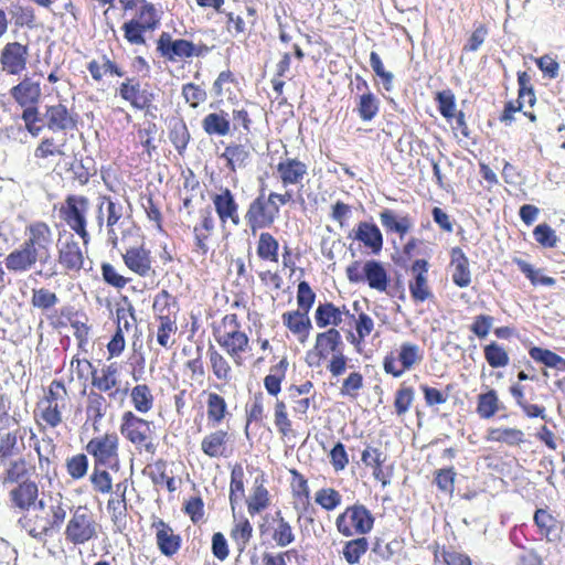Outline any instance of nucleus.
Listing matches in <instances>:
<instances>
[{"label":"nucleus","mask_w":565,"mask_h":565,"mask_svg":"<svg viewBox=\"0 0 565 565\" xmlns=\"http://www.w3.org/2000/svg\"><path fill=\"white\" fill-rule=\"evenodd\" d=\"M380 221L386 233H395L403 238L412 228L413 220L406 214L397 216L393 210L384 209L380 212Z\"/></svg>","instance_id":"obj_36"},{"label":"nucleus","mask_w":565,"mask_h":565,"mask_svg":"<svg viewBox=\"0 0 565 565\" xmlns=\"http://www.w3.org/2000/svg\"><path fill=\"white\" fill-rule=\"evenodd\" d=\"M121 433L139 448L143 447L148 452H153V446L149 440L150 427L148 422L138 418L130 412L126 413L124 415Z\"/></svg>","instance_id":"obj_20"},{"label":"nucleus","mask_w":565,"mask_h":565,"mask_svg":"<svg viewBox=\"0 0 565 565\" xmlns=\"http://www.w3.org/2000/svg\"><path fill=\"white\" fill-rule=\"evenodd\" d=\"M41 512L45 515L35 514L36 520L34 526L28 525V522L25 521L24 523L22 519L19 520L28 533L35 539H42L47 535L51 530H54L50 522L49 512H46L45 509Z\"/></svg>","instance_id":"obj_59"},{"label":"nucleus","mask_w":565,"mask_h":565,"mask_svg":"<svg viewBox=\"0 0 565 565\" xmlns=\"http://www.w3.org/2000/svg\"><path fill=\"white\" fill-rule=\"evenodd\" d=\"M39 488L34 481L23 482L22 484L14 486L9 491V505L19 511L25 512L33 510L43 511L45 503L39 500Z\"/></svg>","instance_id":"obj_16"},{"label":"nucleus","mask_w":565,"mask_h":565,"mask_svg":"<svg viewBox=\"0 0 565 565\" xmlns=\"http://www.w3.org/2000/svg\"><path fill=\"white\" fill-rule=\"evenodd\" d=\"M125 265L140 276H147L150 270V259L143 248L132 247L124 254Z\"/></svg>","instance_id":"obj_46"},{"label":"nucleus","mask_w":565,"mask_h":565,"mask_svg":"<svg viewBox=\"0 0 565 565\" xmlns=\"http://www.w3.org/2000/svg\"><path fill=\"white\" fill-rule=\"evenodd\" d=\"M483 356L488 365L492 369H502L510 363L509 352L497 341H490L483 345Z\"/></svg>","instance_id":"obj_47"},{"label":"nucleus","mask_w":565,"mask_h":565,"mask_svg":"<svg viewBox=\"0 0 565 565\" xmlns=\"http://www.w3.org/2000/svg\"><path fill=\"white\" fill-rule=\"evenodd\" d=\"M451 280L459 288H466L471 284V270L469 258L462 248L456 246L450 250Z\"/></svg>","instance_id":"obj_27"},{"label":"nucleus","mask_w":565,"mask_h":565,"mask_svg":"<svg viewBox=\"0 0 565 565\" xmlns=\"http://www.w3.org/2000/svg\"><path fill=\"white\" fill-rule=\"evenodd\" d=\"M9 14L11 15V20L13 21L14 25L19 28L26 26L28 29L32 30L36 26L35 13L31 7L11 4Z\"/></svg>","instance_id":"obj_53"},{"label":"nucleus","mask_w":565,"mask_h":565,"mask_svg":"<svg viewBox=\"0 0 565 565\" xmlns=\"http://www.w3.org/2000/svg\"><path fill=\"white\" fill-rule=\"evenodd\" d=\"M347 519L350 520L351 525L359 534L369 533L372 530L374 523V519L371 512L365 507L354 505L349 508L344 514L337 519L338 530L344 535H351V531L345 523Z\"/></svg>","instance_id":"obj_19"},{"label":"nucleus","mask_w":565,"mask_h":565,"mask_svg":"<svg viewBox=\"0 0 565 565\" xmlns=\"http://www.w3.org/2000/svg\"><path fill=\"white\" fill-rule=\"evenodd\" d=\"M513 263L519 267V269L525 275V277L530 280V282L535 286H554L556 284L555 278L545 276L542 274L541 269H535L531 264L526 263L521 258H513Z\"/></svg>","instance_id":"obj_51"},{"label":"nucleus","mask_w":565,"mask_h":565,"mask_svg":"<svg viewBox=\"0 0 565 565\" xmlns=\"http://www.w3.org/2000/svg\"><path fill=\"white\" fill-rule=\"evenodd\" d=\"M273 422L280 438L286 443L303 437L308 426V423L301 422V418L294 417L292 413L288 409L287 403L280 398L275 401Z\"/></svg>","instance_id":"obj_8"},{"label":"nucleus","mask_w":565,"mask_h":565,"mask_svg":"<svg viewBox=\"0 0 565 565\" xmlns=\"http://www.w3.org/2000/svg\"><path fill=\"white\" fill-rule=\"evenodd\" d=\"M216 343L232 359L235 366L244 365L245 355L250 351V339L243 330L236 313H226L213 328Z\"/></svg>","instance_id":"obj_4"},{"label":"nucleus","mask_w":565,"mask_h":565,"mask_svg":"<svg viewBox=\"0 0 565 565\" xmlns=\"http://www.w3.org/2000/svg\"><path fill=\"white\" fill-rule=\"evenodd\" d=\"M533 236L535 241L545 248H554L558 242L555 231L547 223L535 226Z\"/></svg>","instance_id":"obj_62"},{"label":"nucleus","mask_w":565,"mask_h":565,"mask_svg":"<svg viewBox=\"0 0 565 565\" xmlns=\"http://www.w3.org/2000/svg\"><path fill=\"white\" fill-rule=\"evenodd\" d=\"M287 398L294 417L309 424V409L315 407L316 391L311 381L306 380L300 384H291L287 387Z\"/></svg>","instance_id":"obj_9"},{"label":"nucleus","mask_w":565,"mask_h":565,"mask_svg":"<svg viewBox=\"0 0 565 565\" xmlns=\"http://www.w3.org/2000/svg\"><path fill=\"white\" fill-rule=\"evenodd\" d=\"M189 175L184 177V196L183 205L185 209L191 210L196 205H201L204 200V193L201 188L200 181L194 177L191 170L188 171ZM191 213V211H189Z\"/></svg>","instance_id":"obj_45"},{"label":"nucleus","mask_w":565,"mask_h":565,"mask_svg":"<svg viewBox=\"0 0 565 565\" xmlns=\"http://www.w3.org/2000/svg\"><path fill=\"white\" fill-rule=\"evenodd\" d=\"M29 49L19 42L7 43L0 55L2 71L10 75H20L26 68Z\"/></svg>","instance_id":"obj_21"},{"label":"nucleus","mask_w":565,"mask_h":565,"mask_svg":"<svg viewBox=\"0 0 565 565\" xmlns=\"http://www.w3.org/2000/svg\"><path fill=\"white\" fill-rule=\"evenodd\" d=\"M353 320L355 332L349 330L345 338L352 345L359 348L374 330V320L365 312H360Z\"/></svg>","instance_id":"obj_41"},{"label":"nucleus","mask_w":565,"mask_h":565,"mask_svg":"<svg viewBox=\"0 0 565 565\" xmlns=\"http://www.w3.org/2000/svg\"><path fill=\"white\" fill-rule=\"evenodd\" d=\"M11 96L21 106L35 104L41 96V87L38 82H33L30 77H25L10 90Z\"/></svg>","instance_id":"obj_38"},{"label":"nucleus","mask_w":565,"mask_h":565,"mask_svg":"<svg viewBox=\"0 0 565 565\" xmlns=\"http://www.w3.org/2000/svg\"><path fill=\"white\" fill-rule=\"evenodd\" d=\"M345 275L351 284L366 282L379 292H385L390 286L388 273L376 259L354 260L345 268Z\"/></svg>","instance_id":"obj_6"},{"label":"nucleus","mask_w":565,"mask_h":565,"mask_svg":"<svg viewBox=\"0 0 565 565\" xmlns=\"http://www.w3.org/2000/svg\"><path fill=\"white\" fill-rule=\"evenodd\" d=\"M96 535V523L92 513L85 507H78L65 530L66 540L71 543L84 544Z\"/></svg>","instance_id":"obj_11"},{"label":"nucleus","mask_w":565,"mask_h":565,"mask_svg":"<svg viewBox=\"0 0 565 565\" xmlns=\"http://www.w3.org/2000/svg\"><path fill=\"white\" fill-rule=\"evenodd\" d=\"M415 402V388L407 385L405 382L401 383L394 393L393 398V414L396 418L404 420L406 414L411 411Z\"/></svg>","instance_id":"obj_39"},{"label":"nucleus","mask_w":565,"mask_h":565,"mask_svg":"<svg viewBox=\"0 0 565 565\" xmlns=\"http://www.w3.org/2000/svg\"><path fill=\"white\" fill-rule=\"evenodd\" d=\"M211 201L222 224L228 221L235 226L239 224L238 203L228 188H222L220 192L214 193Z\"/></svg>","instance_id":"obj_23"},{"label":"nucleus","mask_w":565,"mask_h":565,"mask_svg":"<svg viewBox=\"0 0 565 565\" xmlns=\"http://www.w3.org/2000/svg\"><path fill=\"white\" fill-rule=\"evenodd\" d=\"M117 369L114 365H108L103 367L99 372L95 371L93 373V385L97 387L99 391L107 392L116 386Z\"/></svg>","instance_id":"obj_56"},{"label":"nucleus","mask_w":565,"mask_h":565,"mask_svg":"<svg viewBox=\"0 0 565 565\" xmlns=\"http://www.w3.org/2000/svg\"><path fill=\"white\" fill-rule=\"evenodd\" d=\"M370 65L377 77H380L385 90L390 92L393 88L394 74L385 70L383 61L377 52L370 53Z\"/></svg>","instance_id":"obj_58"},{"label":"nucleus","mask_w":565,"mask_h":565,"mask_svg":"<svg viewBox=\"0 0 565 565\" xmlns=\"http://www.w3.org/2000/svg\"><path fill=\"white\" fill-rule=\"evenodd\" d=\"M90 210V202L88 198L78 194H71L65 199L64 205L61 207V215L65 223L74 231L82 239L84 245L90 241L89 233L87 232V215Z\"/></svg>","instance_id":"obj_7"},{"label":"nucleus","mask_w":565,"mask_h":565,"mask_svg":"<svg viewBox=\"0 0 565 565\" xmlns=\"http://www.w3.org/2000/svg\"><path fill=\"white\" fill-rule=\"evenodd\" d=\"M100 202L97 207V225L99 231L103 230L104 224L106 227H116L124 224L125 218L129 217L126 201L116 196H100Z\"/></svg>","instance_id":"obj_13"},{"label":"nucleus","mask_w":565,"mask_h":565,"mask_svg":"<svg viewBox=\"0 0 565 565\" xmlns=\"http://www.w3.org/2000/svg\"><path fill=\"white\" fill-rule=\"evenodd\" d=\"M151 529L154 531L156 543L159 551L166 556L177 553V535L173 529L159 518H153Z\"/></svg>","instance_id":"obj_31"},{"label":"nucleus","mask_w":565,"mask_h":565,"mask_svg":"<svg viewBox=\"0 0 565 565\" xmlns=\"http://www.w3.org/2000/svg\"><path fill=\"white\" fill-rule=\"evenodd\" d=\"M288 365L287 358H282L277 364L270 366L269 373L264 377V387L269 395L276 397L280 393Z\"/></svg>","instance_id":"obj_42"},{"label":"nucleus","mask_w":565,"mask_h":565,"mask_svg":"<svg viewBox=\"0 0 565 565\" xmlns=\"http://www.w3.org/2000/svg\"><path fill=\"white\" fill-rule=\"evenodd\" d=\"M533 520L540 529L541 534H544L548 541H552L553 539L551 536L556 529V520L544 509H537Z\"/></svg>","instance_id":"obj_63"},{"label":"nucleus","mask_w":565,"mask_h":565,"mask_svg":"<svg viewBox=\"0 0 565 565\" xmlns=\"http://www.w3.org/2000/svg\"><path fill=\"white\" fill-rule=\"evenodd\" d=\"M233 131H238L247 138L254 131V120L245 107H235L232 110Z\"/></svg>","instance_id":"obj_52"},{"label":"nucleus","mask_w":565,"mask_h":565,"mask_svg":"<svg viewBox=\"0 0 565 565\" xmlns=\"http://www.w3.org/2000/svg\"><path fill=\"white\" fill-rule=\"evenodd\" d=\"M118 437L115 434H106L93 438L86 446L87 452L95 459H108L117 456Z\"/></svg>","instance_id":"obj_35"},{"label":"nucleus","mask_w":565,"mask_h":565,"mask_svg":"<svg viewBox=\"0 0 565 565\" xmlns=\"http://www.w3.org/2000/svg\"><path fill=\"white\" fill-rule=\"evenodd\" d=\"M429 264L426 259H416L409 270L413 278L408 282L411 297L415 303H423L433 297L428 282Z\"/></svg>","instance_id":"obj_18"},{"label":"nucleus","mask_w":565,"mask_h":565,"mask_svg":"<svg viewBox=\"0 0 565 565\" xmlns=\"http://www.w3.org/2000/svg\"><path fill=\"white\" fill-rule=\"evenodd\" d=\"M47 128L52 131H67L76 127V119L62 104L49 106L44 114Z\"/></svg>","instance_id":"obj_29"},{"label":"nucleus","mask_w":565,"mask_h":565,"mask_svg":"<svg viewBox=\"0 0 565 565\" xmlns=\"http://www.w3.org/2000/svg\"><path fill=\"white\" fill-rule=\"evenodd\" d=\"M206 356L214 379L223 384L230 383L234 377V372L228 359L213 344L207 348Z\"/></svg>","instance_id":"obj_30"},{"label":"nucleus","mask_w":565,"mask_h":565,"mask_svg":"<svg viewBox=\"0 0 565 565\" xmlns=\"http://www.w3.org/2000/svg\"><path fill=\"white\" fill-rule=\"evenodd\" d=\"M58 263L68 271H79L83 268L84 254L72 234L58 245Z\"/></svg>","instance_id":"obj_26"},{"label":"nucleus","mask_w":565,"mask_h":565,"mask_svg":"<svg viewBox=\"0 0 565 565\" xmlns=\"http://www.w3.org/2000/svg\"><path fill=\"white\" fill-rule=\"evenodd\" d=\"M265 397L262 392L254 394L252 401L246 405L245 417L246 426L252 423L259 424L265 418Z\"/></svg>","instance_id":"obj_55"},{"label":"nucleus","mask_w":565,"mask_h":565,"mask_svg":"<svg viewBox=\"0 0 565 565\" xmlns=\"http://www.w3.org/2000/svg\"><path fill=\"white\" fill-rule=\"evenodd\" d=\"M424 359L423 347L413 341H404L383 356L382 367L385 374L398 379L420 365Z\"/></svg>","instance_id":"obj_5"},{"label":"nucleus","mask_w":565,"mask_h":565,"mask_svg":"<svg viewBox=\"0 0 565 565\" xmlns=\"http://www.w3.org/2000/svg\"><path fill=\"white\" fill-rule=\"evenodd\" d=\"M364 387V376L360 371L350 372L341 382L339 394L342 397L358 399Z\"/></svg>","instance_id":"obj_49"},{"label":"nucleus","mask_w":565,"mask_h":565,"mask_svg":"<svg viewBox=\"0 0 565 565\" xmlns=\"http://www.w3.org/2000/svg\"><path fill=\"white\" fill-rule=\"evenodd\" d=\"M202 129L207 136H228L232 132L231 117L223 109L209 113L202 119Z\"/></svg>","instance_id":"obj_34"},{"label":"nucleus","mask_w":565,"mask_h":565,"mask_svg":"<svg viewBox=\"0 0 565 565\" xmlns=\"http://www.w3.org/2000/svg\"><path fill=\"white\" fill-rule=\"evenodd\" d=\"M252 145L248 138H245V142L232 141L224 147L221 159L225 161V167L232 173H236L237 170H243L252 162Z\"/></svg>","instance_id":"obj_22"},{"label":"nucleus","mask_w":565,"mask_h":565,"mask_svg":"<svg viewBox=\"0 0 565 565\" xmlns=\"http://www.w3.org/2000/svg\"><path fill=\"white\" fill-rule=\"evenodd\" d=\"M213 92L217 97H225L230 103L237 102L242 94L238 78L231 70L218 74L213 83Z\"/></svg>","instance_id":"obj_32"},{"label":"nucleus","mask_w":565,"mask_h":565,"mask_svg":"<svg viewBox=\"0 0 565 565\" xmlns=\"http://www.w3.org/2000/svg\"><path fill=\"white\" fill-rule=\"evenodd\" d=\"M486 439L488 441L502 443L508 446H519L525 441V435L518 428L497 427L488 429Z\"/></svg>","instance_id":"obj_43"},{"label":"nucleus","mask_w":565,"mask_h":565,"mask_svg":"<svg viewBox=\"0 0 565 565\" xmlns=\"http://www.w3.org/2000/svg\"><path fill=\"white\" fill-rule=\"evenodd\" d=\"M353 319L354 315L345 305L337 306L331 301L320 302L315 310L316 324L324 330L329 328L339 329L347 320L351 321Z\"/></svg>","instance_id":"obj_15"},{"label":"nucleus","mask_w":565,"mask_h":565,"mask_svg":"<svg viewBox=\"0 0 565 565\" xmlns=\"http://www.w3.org/2000/svg\"><path fill=\"white\" fill-rule=\"evenodd\" d=\"M230 434L226 430L217 429L207 434L201 443L203 452L209 457L226 456Z\"/></svg>","instance_id":"obj_37"},{"label":"nucleus","mask_w":565,"mask_h":565,"mask_svg":"<svg viewBox=\"0 0 565 565\" xmlns=\"http://www.w3.org/2000/svg\"><path fill=\"white\" fill-rule=\"evenodd\" d=\"M355 109L358 117L363 122H370L377 117L381 110L380 98L371 90L367 81L360 74H355Z\"/></svg>","instance_id":"obj_10"},{"label":"nucleus","mask_w":565,"mask_h":565,"mask_svg":"<svg viewBox=\"0 0 565 565\" xmlns=\"http://www.w3.org/2000/svg\"><path fill=\"white\" fill-rule=\"evenodd\" d=\"M200 221L193 226L195 247L202 254H206L209 246L207 239L214 231V218L209 207L199 210Z\"/></svg>","instance_id":"obj_33"},{"label":"nucleus","mask_w":565,"mask_h":565,"mask_svg":"<svg viewBox=\"0 0 565 565\" xmlns=\"http://www.w3.org/2000/svg\"><path fill=\"white\" fill-rule=\"evenodd\" d=\"M32 461H4L3 471L0 473V482L3 486L22 484L30 482V478L35 475V467Z\"/></svg>","instance_id":"obj_28"},{"label":"nucleus","mask_w":565,"mask_h":565,"mask_svg":"<svg viewBox=\"0 0 565 565\" xmlns=\"http://www.w3.org/2000/svg\"><path fill=\"white\" fill-rule=\"evenodd\" d=\"M294 202V193L286 190L284 193L260 190L258 195L248 204L245 222L253 234L257 231L270 228L280 215V207Z\"/></svg>","instance_id":"obj_3"},{"label":"nucleus","mask_w":565,"mask_h":565,"mask_svg":"<svg viewBox=\"0 0 565 565\" xmlns=\"http://www.w3.org/2000/svg\"><path fill=\"white\" fill-rule=\"evenodd\" d=\"M66 138L65 134L61 138H44L34 151V156L45 159L52 156H65Z\"/></svg>","instance_id":"obj_50"},{"label":"nucleus","mask_w":565,"mask_h":565,"mask_svg":"<svg viewBox=\"0 0 565 565\" xmlns=\"http://www.w3.org/2000/svg\"><path fill=\"white\" fill-rule=\"evenodd\" d=\"M500 409V399L495 390L491 388L479 394L477 399V414L480 418H492Z\"/></svg>","instance_id":"obj_48"},{"label":"nucleus","mask_w":565,"mask_h":565,"mask_svg":"<svg viewBox=\"0 0 565 565\" xmlns=\"http://www.w3.org/2000/svg\"><path fill=\"white\" fill-rule=\"evenodd\" d=\"M281 321L284 327L299 343L303 344L308 341L312 330V323L308 312L298 309L289 310L281 315Z\"/></svg>","instance_id":"obj_24"},{"label":"nucleus","mask_w":565,"mask_h":565,"mask_svg":"<svg viewBox=\"0 0 565 565\" xmlns=\"http://www.w3.org/2000/svg\"><path fill=\"white\" fill-rule=\"evenodd\" d=\"M435 100L438 105L440 115L447 120L451 121L456 110V97L451 89L439 90L435 94Z\"/></svg>","instance_id":"obj_54"},{"label":"nucleus","mask_w":565,"mask_h":565,"mask_svg":"<svg viewBox=\"0 0 565 565\" xmlns=\"http://www.w3.org/2000/svg\"><path fill=\"white\" fill-rule=\"evenodd\" d=\"M275 175L284 188H302L309 177V166L298 157L286 156L275 166Z\"/></svg>","instance_id":"obj_12"},{"label":"nucleus","mask_w":565,"mask_h":565,"mask_svg":"<svg viewBox=\"0 0 565 565\" xmlns=\"http://www.w3.org/2000/svg\"><path fill=\"white\" fill-rule=\"evenodd\" d=\"M256 255L263 262L278 263L279 242L269 232H262L256 244Z\"/></svg>","instance_id":"obj_40"},{"label":"nucleus","mask_w":565,"mask_h":565,"mask_svg":"<svg viewBox=\"0 0 565 565\" xmlns=\"http://www.w3.org/2000/svg\"><path fill=\"white\" fill-rule=\"evenodd\" d=\"M316 292L311 288L310 284L306 280L299 281L297 286V306L298 310L310 312L316 301Z\"/></svg>","instance_id":"obj_61"},{"label":"nucleus","mask_w":565,"mask_h":565,"mask_svg":"<svg viewBox=\"0 0 565 565\" xmlns=\"http://www.w3.org/2000/svg\"><path fill=\"white\" fill-rule=\"evenodd\" d=\"M182 353L189 359L183 365L184 381L190 386H202L205 381V366L203 362V344L193 342L183 347Z\"/></svg>","instance_id":"obj_14"},{"label":"nucleus","mask_w":565,"mask_h":565,"mask_svg":"<svg viewBox=\"0 0 565 565\" xmlns=\"http://www.w3.org/2000/svg\"><path fill=\"white\" fill-rule=\"evenodd\" d=\"M369 547L365 537H359L345 543L343 547V557L349 564H356L363 554L366 553Z\"/></svg>","instance_id":"obj_57"},{"label":"nucleus","mask_w":565,"mask_h":565,"mask_svg":"<svg viewBox=\"0 0 565 565\" xmlns=\"http://www.w3.org/2000/svg\"><path fill=\"white\" fill-rule=\"evenodd\" d=\"M107 510L111 515L114 531L122 533L127 529V504L125 500V490L120 495L109 499Z\"/></svg>","instance_id":"obj_44"},{"label":"nucleus","mask_w":565,"mask_h":565,"mask_svg":"<svg viewBox=\"0 0 565 565\" xmlns=\"http://www.w3.org/2000/svg\"><path fill=\"white\" fill-rule=\"evenodd\" d=\"M119 93L124 99L128 100L136 108L141 109L146 105L147 98L140 90L138 83L132 84L130 81L122 83Z\"/></svg>","instance_id":"obj_60"},{"label":"nucleus","mask_w":565,"mask_h":565,"mask_svg":"<svg viewBox=\"0 0 565 565\" xmlns=\"http://www.w3.org/2000/svg\"><path fill=\"white\" fill-rule=\"evenodd\" d=\"M202 396L204 397L205 417L209 427L216 428L232 419L233 414L223 395L214 391H203Z\"/></svg>","instance_id":"obj_17"},{"label":"nucleus","mask_w":565,"mask_h":565,"mask_svg":"<svg viewBox=\"0 0 565 565\" xmlns=\"http://www.w3.org/2000/svg\"><path fill=\"white\" fill-rule=\"evenodd\" d=\"M24 242L4 258V265L9 271L26 273L39 263L40 269L36 275L46 279L54 277L56 266L52 259L51 246L53 233L44 222H34L25 230Z\"/></svg>","instance_id":"obj_1"},{"label":"nucleus","mask_w":565,"mask_h":565,"mask_svg":"<svg viewBox=\"0 0 565 565\" xmlns=\"http://www.w3.org/2000/svg\"><path fill=\"white\" fill-rule=\"evenodd\" d=\"M352 237L362 243L373 255H379L383 248V234L374 223L365 221L359 222L353 230Z\"/></svg>","instance_id":"obj_25"},{"label":"nucleus","mask_w":565,"mask_h":565,"mask_svg":"<svg viewBox=\"0 0 565 565\" xmlns=\"http://www.w3.org/2000/svg\"><path fill=\"white\" fill-rule=\"evenodd\" d=\"M345 345L339 329L329 328L318 332L312 349L307 352V363L311 367L326 366L332 379L342 376L350 359L344 353Z\"/></svg>","instance_id":"obj_2"},{"label":"nucleus","mask_w":565,"mask_h":565,"mask_svg":"<svg viewBox=\"0 0 565 565\" xmlns=\"http://www.w3.org/2000/svg\"><path fill=\"white\" fill-rule=\"evenodd\" d=\"M131 399L137 411L148 412L152 406V395L147 385H137L131 391Z\"/></svg>","instance_id":"obj_64"}]
</instances>
